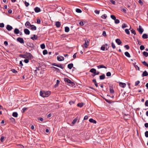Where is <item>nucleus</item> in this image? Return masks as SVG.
I'll list each match as a JSON object with an SVG mask.
<instances>
[{"label": "nucleus", "mask_w": 148, "mask_h": 148, "mask_svg": "<svg viewBox=\"0 0 148 148\" xmlns=\"http://www.w3.org/2000/svg\"><path fill=\"white\" fill-rule=\"evenodd\" d=\"M64 81L65 82L70 84L72 86H74L75 84V83L71 81L68 78H65Z\"/></svg>", "instance_id": "1"}, {"label": "nucleus", "mask_w": 148, "mask_h": 148, "mask_svg": "<svg viewBox=\"0 0 148 148\" xmlns=\"http://www.w3.org/2000/svg\"><path fill=\"white\" fill-rule=\"evenodd\" d=\"M52 65L53 66H56L57 67H60L62 69H63L64 68L63 66L64 65L63 64H57L56 63H53L52 64Z\"/></svg>", "instance_id": "2"}, {"label": "nucleus", "mask_w": 148, "mask_h": 148, "mask_svg": "<svg viewBox=\"0 0 148 148\" xmlns=\"http://www.w3.org/2000/svg\"><path fill=\"white\" fill-rule=\"evenodd\" d=\"M26 54H27V58H28V59L31 60L33 58V56L30 53H28L26 52Z\"/></svg>", "instance_id": "3"}, {"label": "nucleus", "mask_w": 148, "mask_h": 148, "mask_svg": "<svg viewBox=\"0 0 148 148\" xmlns=\"http://www.w3.org/2000/svg\"><path fill=\"white\" fill-rule=\"evenodd\" d=\"M16 40L17 41L21 43H24V41L23 39V38L21 37H18V38Z\"/></svg>", "instance_id": "4"}, {"label": "nucleus", "mask_w": 148, "mask_h": 148, "mask_svg": "<svg viewBox=\"0 0 148 148\" xmlns=\"http://www.w3.org/2000/svg\"><path fill=\"white\" fill-rule=\"evenodd\" d=\"M26 45L27 46L33 49H34V47H35L33 43L31 42L27 43Z\"/></svg>", "instance_id": "5"}, {"label": "nucleus", "mask_w": 148, "mask_h": 148, "mask_svg": "<svg viewBox=\"0 0 148 148\" xmlns=\"http://www.w3.org/2000/svg\"><path fill=\"white\" fill-rule=\"evenodd\" d=\"M84 45L85 48H87L88 46L89 45V41L88 39H86L85 40Z\"/></svg>", "instance_id": "6"}, {"label": "nucleus", "mask_w": 148, "mask_h": 148, "mask_svg": "<svg viewBox=\"0 0 148 148\" xmlns=\"http://www.w3.org/2000/svg\"><path fill=\"white\" fill-rule=\"evenodd\" d=\"M137 29L140 34H142L144 31L143 29L140 26H139V28L138 29Z\"/></svg>", "instance_id": "7"}, {"label": "nucleus", "mask_w": 148, "mask_h": 148, "mask_svg": "<svg viewBox=\"0 0 148 148\" xmlns=\"http://www.w3.org/2000/svg\"><path fill=\"white\" fill-rule=\"evenodd\" d=\"M45 91H40V96L41 97H46V96H45Z\"/></svg>", "instance_id": "8"}, {"label": "nucleus", "mask_w": 148, "mask_h": 148, "mask_svg": "<svg viewBox=\"0 0 148 148\" xmlns=\"http://www.w3.org/2000/svg\"><path fill=\"white\" fill-rule=\"evenodd\" d=\"M25 25L27 28H30V27L31 25L29 21H27L25 23Z\"/></svg>", "instance_id": "9"}, {"label": "nucleus", "mask_w": 148, "mask_h": 148, "mask_svg": "<svg viewBox=\"0 0 148 148\" xmlns=\"http://www.w3.org/2000/svg\"><path fill=\"white\" fill-rule=\"evenodd\" d=\"M38 37L37 35L34 34L33 35V36L31 38V39L33 40H37L38 39Z\"/></svg>", "instance_id": "10"}, {"label": "nucleus", "mask_w": 148, "mask_h": 148, "mask_svg": "<svg viewBox=\"0 0 148 148\" xmlns=\"http://www.w3.org/2000/svg\"><path fill=\"white\" fill-rule=\"evenodd\" d=\"M6 29L9 31H11L12 29V27L10 25H7L6 27Z\"/></svg>", "instance_id": "11"}, {"label": "nucleus", "mask_w": 148, "mask_h": 148, "mask_svg": "<svg viewBox=\"0 0 148 148\" xmlns=\"http://www.w3.org/2000/svg\"><path fill=\"white\" fill-rule=\"evenodd\" d=\"M57 58L58 60L60 61H63L64 60V58L62 56H60V57L58 56Z\"/></svg>", "instance_id": "12"}, {"label": "nucleus", "mask_w": 148, "mask_h": 148, "mask_svg": "<svg viewBox=\"0 0 148 148\" xmlns=\"http://www.w3.org/2000/svg\"><path fill=\"white\" fill-rule=\"evenodd\" d=\"M35 12L36 13L40 12L41 11L40 8L38 7H36L34 9Z\"/></svg>", "instance_id": "13"}, {"label": "nucleus", "mask_w": 148, "mask_h": 148, "mask_svg": "<svg viewBox=\"0 0 148 148\" xmlns=\"http://www.w3.org/2000/svg\"><path fill=\"white\" fill-rule=\"evenodd\" d=\"M30 29L32 30H35L37 29L36 26L34 25H30Z\"/></svg>", "instance_id": "14"}, {"label": "nucleus", "mask_w": 148, "mask_h": 148, "mask_svg": "<svg viewBox=\"0 0 148 148\" xmlns=\"http://www.w3.org/2000/svg\"><path fill=\"white\" fill-rule=\"evenodd\" d=\"M148 75V73L146 71H144L143 73L142 74V77H144L145 76H147Z\"/></svg>", "instance_id": "15"}, {"label": "nucleus", "mask_w": 148, "mask_h": 148, "mask_svg": "<svg viewBox=\"0 0 148 148\" xmlns=\"http://www.w3.org/2000/svg\"><path fill=\"white\" fill-rule=\"evenodd\" d=\"M51 92L49 91H45V96L46 97H48L51 94Z\"/></svg>", "instance_id": "16"}, {"label": "nucleus", "mask_w": 148, "mask_h": 148, "mask_svg": "<svg viewBox=\"0 0 148 148\" xmlns=\"http://www.w3.org/2000/svg\"><path fill=\"white\" fill-rule=\"evenodd\" d=\"M24 32L25 34L26 35H29L30 34V31L27 29H24Z\"/></svg>", "instance_id": "17"}, {"label": "nucleus", "mask_w": 148, "mask_h": 148, "mask_svg": "<svg viewBox=\"0 0 148 148\" xmlns=\"http://www.w3.org/2000/svg\"><path fill=\"white\" fill-rule=\"evenodd\" d=\"M19 56L20 58H27V54H19Z\"/></svg>", "instance_id": "18"}, {"label": "nucleus", "mask_w": 148, "mask_h": 148, "mask_svg": "<svg viewBox=\"0 0 148 148\" xmlns=\"http://www.w3.org/2000/svg\"><path fill=\"white\" fill-rule=\"evenodd\" d=\"M115 41L118 45H120L122 42L119 39H117L115 40Z\"/></svg>", "instance_id": "19"}, {"label": "nucleus", "mask_w": 148, "mask_h": 148, "mask_svg": "<svg viewBox=\"0 0 148 148\" xmlns=\"http://www.w3.org/2000/svg\"><path fill=\"white\" fill-rule=\"evenodd\" d=\"M14 32L15 34H17L20 33V31L18 29L16 28L14 30Z\"/></svg>", "instance_id": "20"}, {"label": "nucleus", "mask_w": 148, "mask_h": 148, "mask_svg": "<svg viewBox=\"0 0 148 148\" xmlns=\"http://www.w3.org/2000/svg\"><path fill=\"white\" fill-rule=\"evenodd\" d=\"M119 85L122 88H124L125 87L126 84L125 83L120 82L119 83Z\"/></svg>", "instance_id": "21"}, {"label": "nucleus", "mask_w": 148, "mask_h": 148, "mask_svg": "<svg viewBox=\"0 0 148 148\" xmlns=\"http://www.w3.org/2000/svg\"><path fill=\"white\" fill-rule=\"evenodd\" d=\"M56 27H60L61 26L60 23L59 21H57V22H56Z\"/></svg>", "instance_id": "22"}, {"label": "nucleus", "mask_w": 148, "mask_h": 148, "mask_svg": "<svg viewBox=\"0 0 148 148\" xmlns=\"http://www.w3.org/2000/svg\"><path fill=\"white\" fill-rule=\"evenodd\" d=\"M105 78V75L104 74H103L102 75L99 76V79L100 80H103Z\"/></svg>", "instance_id": "23"}, {"label": "nucleus", "mask_w": 148, "mask_h": 148, "mask_svg": "<svg viewBox=\"0 0 148 148\" xmlns=\"http://www.w3.org/2000/svg\"><path fill=\"white\" fill-rule=\"evenodd\" d=\"M73 63H71L68 64L67 67L70 69H71L73 67Z\"/></svg>", "instance_id": "24"}, {"label": "nucleus", "mask_w": 148, "mask_h": 148, "mask_svg": "<svg viewBox=\"0 0 148 148\" xmlns=\"http://www.w3.org/2000/svg\"><path fill=\"white\" fill-rule=\"evenodd\" d=\"M96 71V69L94 68H92L91 69L90 71V72L93 73H95Z\"/></svg>", "instance_id": "25"}, {"label": "nucleus", "mask_w": 148, "mask_h": 148, "mask_svg": "<svg viewBox=\"0 0 148 148\" xmlns=\"http://www.w3.org/2000/svg\"><path fill=\"white\" fill-rule=\"evenodd\" d=\"M98 69H101L102 68H104L106 69L107 68L103 65H99L97 66Z\"/></svg>", "instance_id": "26"}, {"label": "nucleus", "mask_w": 148, "mask_h": 148, "mask_svg": "<svg viewBox=\"0 0 148 148\" xmlns=\"http://www.w3.org/2000/svg\"><path fill=\"white\" fill-rule=\"evenodd\" d=\"M89 121L91 123H96L97 122L95 120H94L92 118L90 119L89 120Z\"/></svg>", "instance_id": "27"}, {"label": "nucleus", "mask_w": 148, "mask_h": 148, "mask_svg": "<svg viewBox=\"0 0 148 148\" xmlns=\"http://www.w3.org/2000/svg\"><path fill=\"white\" fill-rule=\"evenodd\" d=\"M12 115L14 117H16L18 116V114L17 112H15L13 113Z\"/></svg>", "instance_id": "28"}, {"label": "nucleus", "mask_w": 148, "mask_h": 148, "mask_svg": "<svg viewBox=\"0 0 148 148\" xmlns=\"http://www.w3.org/2000/svg\"><path fill=\"white\" fill-rule=\"evenodd\" d=\"M92 82L94 83V84L96 87L98 86V84L97 83L96 79H94L92 80Z\"/></svg>", "instance_id": "29"}, {"label": "nucleus", "mask_w": 148, "mask_h": 148, "mask_svg": "<svg viewBox=\"0 0 148 148\" xmlns=\"http://www.w3.org/2000/svg\"><path fill=\"white\" fill-rule=\"evenodd\" d=\"M142 38L144 39H147L148 38V35L147 34H144L142 36Z\"/></svg>", "instance_id": "30"}, {"label": "nucleus", "mask_w": 148, "mask_h": 148, "mask_svg": "<svg viewBox=\"0 0 148 148\" xmlns=\"http://www.w3.org/2000/svg\"><path fill=\"white\" fill-rule=\"evenodd\" d=\"M125 55L126 56L128 57H130V53L127 51H126L125 53Z\"/></svg>", "instance_id": "31"}, {"label": "nucleus", "mask_w": 148, "mask_h": 148, "mask_svg": "<svg viewBox=\"0 0 148 148\" xmlns=\"http://www.w3.org/2000/svg\"><path fill=\"white\" fill-rule=\"evenodd\" d=\"M60 82V81L58 80H57L56 83V84L54 85V87H58V86Z\"/></svg>", "instance_id": "32"}, {"label": "nucleus", "mask_w": 148, "mask_h": 148, "mask_svg": "<svg viewBox=\"0 0 148 148\" xmlns=\"http://www.w3.org/2000/svg\"><path fill=\"white\" fill-rule=\"evenodd\" d=\"M143 55L145 56V57H147L148 56V53L146 51H144L143 52Z\"/></svg>", "instance_id": "33"}, {"label": "nucleus", "mask_w": 148, "mask_h": 148, "mask_svg": "<svg viewBox=\"0 0 148 148\" xmlns=\"http://www.w3.org/2000/svg\"><path fill=\"white\" fill-rule=\"evenodd\" d=\"M84 105V103H79L77 104V106L81 108Z\"/></svg>", "instance_id": "34"}, {"label": "nucleus", "mask_w": 148, "mask_h": 148, "mask_svg": "<svg viewBox=\"0 0 148 148\" xmlns=\"http://www.w3.org/2000/svg\"><path fill=\"white\" fill-rule=\"evenodd\" d=\"M69 28L68 27H65V31L66 32H68L69 31Z\"/></svg>", "instance_id": "35"}, {"label": "nucleus", "mask_w": 148, "mask_h": 148, "mask_svg": "<svg viewBox=\"0 0 148 148\" xmlns=\"http://www.w3.org/2000/svg\"><path fill=\"white\" fill-rule=\"evenodd\" d=\"M51 68H54L56 70L57 72H60V70L58 68L54 66H51Z\"/></svg>", "instance_id": "36"}, {"label": "nucleus", "mask_w": 148, "mask_h": 148, "mask_svg": "<svg viewBox=\"0 0 148 148\" xmlns=\"http://www.w3.org/2000/svg\"><path fill=\"white\" fill-rule=\"evenodd\" d=\"M77 118H75L73 121L72 122V124H75L76 122L77 121Z\"/></svg>", "instance_id": "37"}, {"label": "nucleus", "mask_w": 148, "mask_h": 148, "mask_svg": "<svg viewBox=\"0 0 148 148\" xmlns=\"http://www.w3.org/2000/svg\"><path fill=\"white\" fill-rule=\"evenodd\" d=\"M142 63H143V64L145 66H146L147 67L148 66V64L145 61H144L143 62H142Z\"/></svg>", "instance_id": "38"}, {"label": "nucleus", "mask_w": 148, "mask_h": 148, "mask_svg": "<svg viewBox=\"0 0 148 148\" xmlns=\"http://www.w3.org/2000/svg\"><path fill=\"white\" fill-rule=\"evenodd\" d=\"M40 47L42 49H45V46L44 44H42L40 45Z\"/></svg>", "instance_id": "39"}, {"label": "nucleus", "mask_w": 148, "mask_h": 148, "mask_svg": "<svg viewBox=\"0 0 148 148\" xmlns=\"http://www.w3.org/2000/svg\"><path fill=\"white\" fill-rule=\"evenodd\" d=\"M76 11L77 13H80L82 12V11L79 9L77 8L76 10Z\"/></svg>", "instance_id": "40"}, {"label": "nucleus", "mask_w": 148, "mask_h": 148, "mask_svg": "<svg viewBox=\"0 0 148 148\" xmlns=\"http://www.w3.org/2000/svg\"><path fill=\"white\" fill-rule=\"evenodd\" d=\"M125 31L126 33L127 34H130V32L129 31V29H126L125 30Z\"/></svg>", "instance_id": "41"}, {"label": "nucleus", "mask_w": 148, "mask_h": 148, "mask_svg": "<svg viewBox=\"0 0 148 148\" xmlns=\"http://www.w3.org/2000/svg\"><path fill=\"white\" fill-rule=\"evenodd\" d=\"M127 27V25L125 23H123L122 26V28L123 29L124 28Z\"/></svg>", "instance_id": "42"}, {"label": "nucleus", "mask_w": 148, "mask_h": 148, "mask_svg": "<svg viewBox=\"0 0 148 148\" xmlns=\"http://www.w3.org/2000/svg\"><path fill=\"white\" fill-rule=\"evenodd\" d=\"M48 53V52L46 50H44L43 51V54L44 55H45L46 54H47Z\"/></svg>", "instance_id": "43"}, {"label": "nucleus", "mask_w": 148, "mask_h": 148, "mask_svg": "<svg viewBox=\"0 0 148 148\" xmlns=\"http://www.w3.org/2000/svg\"><path fill=\"white\" fill-rule=\"evenodd\" d=\"M107 15L106 14H104L101 17L104 19H106V18H107Z\"/></svg>", "instance_id": "44"}, {"label": "nucleus", "mask_w": 148, "mask_h": 148, "mask_svg": "<svg viewBox=\"0 0 148 148\" xmlns=\"http://www.w3.org/2000/svg\"><path fill=\"white\" fill-rule=\"evenodd\" d=\"M114 20L115 21V24H118L120 22L119 20L118 19H116H116Z\"/></svg>", "instance_id": "45"}, {"label": "nucleus", "mask_w": 148, "mask_h": 148, "mask_svg": "<svg viewBox=\"0 0 148 148\" xmlns=\"http://www.w3.org/2000/svg\"><path fill=\"white\" fill-rule=\"evenodd\" d=\"M110 17L111 18L114 20L116 19V17L114 15H111Z\"/></svg>", "instance_id": "46"}, {"label": "nucleus", "mask_w": 148, "mask_h": 148, "mask_svg": "<svg viewBox=\"0 0 148 148\" xmlns=\"http://www.w3.org/2000/svg\"><path fill=\"white\" fill-rule=\"evenodd\" d=\"M140 49L141 50H143L145 49V47L143 45H141L140 46Z\"/></svg>", "instance_id": "47"}, {"label": "nucleus", "mask_w": 148, "mask_h": 148, "mask_svg": "<svg viewBox=\"0 0 148 148\" xmlns=\"http://www.w3.org/2000/svg\"><path fill=\"white\" fill-rule=\"evenodd\" d=\"M28 109V108H26V107H24V108H23L22 109V110H23L22 112L24 113L26 110Z\"/></svg>", "instance_id": "48"}, {"label": "nucleus", "mask_w": 148, "mask_h": 148, "mask_svg": "<svg viewBox=\"0 0 148 148\" xmlns=\"http://www.w3.org/2000/svg\"><path fill=\"white\" fill-rule=\"evenodd\" d=\"M106 75L107 76L109 77L111 76V74L110 72H108L107 73Z\"/></svg>", "instance_id": "49"}, {"label": "nucleus", "mask_w": 148, "mask_h": 148, "mask_svg": "<svg viewBox=\"0 0 148 148\" xmlns=\"http://www.w3.org/2000/svg\"><path fill=\"white\" fill-rule=\"evenodd\" d=\"M11 71L14 73H17V71H16L15 69H12L11 70Z\"/></svg>", "instance_id": "50"}, {"label": "nucleus", "mask_w": 148, "mask_h": 148, "mask_svg": "<svg viewBox=\"0 0 148 148\" xmlns=\"http://www.w3.org/2000/svg\"><path fill=\"white\" fill-rule=\"evenodd\" d=\"M143 0H139L138 1V3L141 5H143V2L142 1Z\"/></svg>", "instance_id": "51"}, {"label": "nucleus", "mask_w": 148, "mask_h": 148, "mask_svg": "<svg viewBox=\"0 0 148 148\" xmlns=\"http://www.w3.org/2000/svg\"><path fill=\"white\" fill-rule=\"evenodd\" d=\"M10 120L12 121V122H14L15 123V119L14 118H11L10 119Z\"/></svg>", "instance_id": "52"}, {"label": "nucleus", "mask_w": 148, "mask_h": 148, "mask_svg": "<svg viewBox=\"0 0 148 148\" xmlns=\"http://www.w3.org/2000/svg\"><path fill=\"white\" fill-rule=\"evenodd\" d=\"M111 45H112V48L113 49H115L116 48V47L115 46L114 44V43L113 42H112Z\"/></svg>", "instance_id": "53"}, {"label": "nucleus", "mask_w": 148, "mask_h": 148, "mask_svg": "<svg viewBox=\"0 0 148 148\" xmlns=\"http://www.w3.org/2000/svg\"><path fill=\"white\" fill-rule=\"evenodd\" d=\"M131 32L132 33L134 34V35H135L136 34V31L135 30L133 29H132L131 30Z\"/></svg>", "instance_id": "54"}, {"label": "nucleus", "mask_w": 148, "mask_h": 148, "mask_svg": "<svg viewBox=\"0 0 148 148\" xmlns=\"http://www.w3.org/2000/svg\"><path fill=\"white\" fill-rule=\"evenodd\" d=\"M110 1L112 3V4L114 5L116 4V2L114 1L113 0H110Z\"/></svg>", "instance_id": "55"}, {"label": "nucleus", "mask_w": 148, "mask_h": 148, "mask_svg": "<svg viewBox=\"0 0 148 148\" xmlns=\"http://www.w3.org/2000/svg\"><path fill=\"white\" fill-rule=\"evenodd\" d=\"M105 49V47L103 45L101 46V49L102 51H104Z\"/></svg>", "instance_id": "56"}, {"label": "nucleus", "mask_w": 148, "mask_h": 148, "mask_svg": "<svg viewBox=\"0 0 148 148\" xmlns=\"http://www.w3.org/2000/svg\"><path fill=\"white\" fill-rule=\"evenodd\" d=\"M41 20L40 19H38L37 20V23L38 24H40Z\"/></svg>", "instance_id": "57"}, {"label": "nucleus", "mask_w": 148, "mask_h": 148, "mask_svg": "<svg viewBox=\"0 0 148 148\" xmlns=\"http://www.w3.org/2000/svg\"><path fill=\"white\" fill-rule=\"evenodd\" d=\"M124 47L127 49H130V47L128 45H126L124 46Z\"/></svg>", "instance_id": "58"}, {"label": "nucleus", "mask_w": 148, "mask_h": 148, "mask_svg": "<svg viewBox=\"0 0 148 148\" xmlns=\"http://www.w3.org/2000/svg\"><path fill=\"white\" fill-rule=\"evenodd\" d=\"M140 83V82L139 81H137L135 82V86H137L138 84Z\"/></svg>", "instance_id": "59"}, {"label": "nucleus", "mask_w": 148, "mask_h": 148, "mask_svg": "<svg viewBox=\"0 0 148 148\" xmlns=\"http://www.w3.org/2000/svg\"><path fill=\"white\" fill-rule=\"evenodd\" d=\"M145 136L146 137H148V131H146L145 132Z\"/></svg>", "instance_id": "60"}, {"label": "nucleus", "mask_w": 148, "mask_h": 148, "mask_svg": "<svg viewBox=\"0 0 148 148\" xmlns=\"http://www.w3.org/2000/svg\"><path fill=\"white\" fill-rule=\"evenodd\" d=\"M79 25L81 26H83L84 25L83 22L82 21H80L79 22Z\"/></svg>", "instance_id": "61"}, {"label": "nucleus", "mask_w": 148, "mask_h": 148, "mask_svg": "<svg viewBox=\"0 0 148 148\" xmlns=\"http://www.w3.org/2000/svg\"><path fill=\"white\" fill-rule=\"evenodd\" d=\"M4 27V24L3 23H0V27Z\"/></svg>", "instance_id": "62"}, {"label": "nucleus", "mask_w": 148, "mask_h": 148, "mask_svg": "<svg viewBox=\"0 0 148 148\" xmlns=\"http://www.w3.org/2000/svg\"><path fill=\"white\" fill-rule=\"evenodd\" d=\"M110 93L112 94L114 93V91L113 89H110Z\"/></svg>", "instance_id": "63"}, {"label": "nucleus", "mask_w": 148, "mask_h": 148, "mask_svg": "<svg viewBox=\"0 0 148 148\" xmlns=\"http://www.w3.org/2000/svg\"><path fill=\"white\" fill-rule=\"evenodd\" d=\"M145 105L146 106H148V100L146 101L145 103Z\"/></svg>", "instance_id": "64"}]
</instances>
